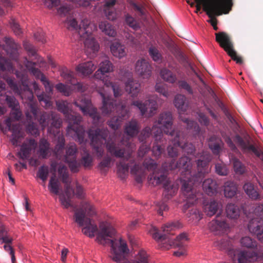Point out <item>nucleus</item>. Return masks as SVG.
Masks as SVG:
<instances>
[{"mask_svg":"<svg viewBox=\"0 0 263 263\" xmlns=\"http://www.w3.org/2000/svg\"><path fill=\"white\" fill-rule=\"evenodd\" d=\"M149 233L158 242L159 247L163 249L168 250L173 247H183L188 239L185 233H181L175 238L166 234L160 235L158 229L154 227L151 228Z\"/></svg>","mask_w":263,"mask_h":263,"instance_id":"9d476101","label":"nucleus"},{"mask_svg":"<svg viewBox=\"0 0 263 263\" xmlns=\"http://www.w3.org/2000/svg\"><path fill=\"white\" fill-rule=\"evenodd\" d=\"M172 125L173 117L170 112L161 114L158 121L154 123L152 130L154 131L157 143L153 146L152 153L155 157L159 156L162 152L161 146L158 144V141L161 139L163 132L172 137L175 136L174 139L171 140V144L167 147L168 155L170 157H177L179 149H181L188 154H191L194 152L195 147L191 143L182 144V140L184 139V137L180 132H176L175 130H172Z\"/></svg>","mask_w":263,"mask_h":263,"instance_id":"f03ea898","label":"nucleus"},{"mask_svg":"<svg viewBox=\"0 0 263 263\" xmlns=\"http://www.w3.org/2000/svg\"><path fill=\"white\" fill-rule=\"evenodd\" d=\"M125 21L128 26L135 30L139 28V25L137 21L129 14H126L125 15Z\"/></svg>","mask_w":263,"mask_h":263,"instance_id":"6e6d98bb","label":"nucleus"},{"mask_svg":"<svg viewBox=\"0 0 263 263\" xmlns=\"http://www.w3.org/2000/svg\"><path fill=\"white\" fill-rule=\"evenodd\" d=\"M203 208L205 213L208 216H212L215 215L218 211L221 213L222 210V204L220 202L212 200L209 203L204 204Z\"/></svg>","mask_w":263,"mask_h":263,"instance_id":"c85d7f7f","label":"nucleus"},{"mask_svg":"<svg viewBox=\"0 0 263 263\" xmlns=\"http://www.w3.org/2000/svg\"><path fill=\"white\" fill-rule=\"evenodd\" d=\"M50 116L52 117V122L51 126L48 128V132L52 134L55 136V134L54 132H52V128L54 127L56 129V132L58 134V143L55 146V149L59 151L62 149L65 145V139L63 135L60 134L59 132V128L62 125V120L61 118L58 117L57 116L51 114H48L47 112H44L40 117L39 122L40 124L44 129L49 124Z\"/></svg>","mask_w":263,"mask_h":263,"instance_id":"4468645a","label":"nucleus"},{"mask_svg":"<svg viewBox=\"0 0 263 263\" xmlns=\"http://www.w3.org/2000/svg\"><path fill=\"white\" fill-rule=\"evenodd\" d=\"M139 126L138 123L136 120H132L127 123L125 126V133L130 137H133L137 135L138 133Z\"/></svg>","mask_w":263,"mask_h":263,"instance_id":"e433bc0d","label":"nucleus"},{"mask_svg":"<svg viewBox=\"0 0 263 263\" xmlns=\"http://www.w3.org/2000/svg\"><path fill=\"white\" fill-rule=\"evenodd\" d=\"M37 98L41 103H44V107L47 108L51 106L52 102L51 101V98L49 96L46 95V94L43 93L40 95H38Z\"/></svg>","mask_w":263,"mask_h":263,"instance_id":"680f3d73","label":"nucleus"},{"mask_svg":"<svg viewBox=\"0 0 263 263\" xmlns=\"http://www.w3.org/2000/svg\"><path fill=\"white\" fill-rule=\"evenodd\" d=\"M239 208L234 204L229 203L226 206L227 216L230 219H237L240 215Z\"/></svg>","mask_w":263,"mask_h":263,"instance_id":"ea45409f","label":"nucleus"},{"mask_svg":"<svg viewBox=\"0 0 263 263\" xmlns=\"http://www.w3.org/2000/svg\"><path fill=\"white\" fill-rule=\"evenodd\" d=\"M116 232L112 225L108 222L103 221L99 224L97 240L100 244H109L111 247L110 257L115 262L126 260L129 254V250L126 241L121 238L111 239Z\"/></svg>","mask_w":263,"mask_h":263,"instance_id":"20e7f679","label":"nucleus"},{"mask_svg":"<svg viewBox=\"0 0 263 263\" xmlns=\"http://www.w3.org/2000/svg\"><path fill=\"white\" fill-rule=\"evenodd\" d=\"M60 177L66 184L65 194L60 195V201L62 206L66 209L71 206L70 203V196L71 194H74L77 197L81 198L83 197V189L80 185H77L76 192L70 187L68 181V175L67 167L64 165H60L58 168Z\"/></svg>","mask_w":263,"mask_h":263,"instance_id":"ddd939ff","label":"nucleus"},{"mask_svg":"<svg viewBox=\"0 0 263 263\" xmlns=\"http://www.w3.org/2000/svg\"><path fill=\"white\" fill-rule=\"evenodd\" d=\"M110 49L112 54L114 57L119 59H121L126 55L124 46L119 42L112 43L110 45Z\"/></svg>","mask_w":263,"mask_h":263,"instance_id":"c9c22d12","label":"nucleus"},{"mask_svg":"<svg viewBox=\"0 0 263 263\" xmlns=\"http://www.w3.org/2000/svg\"><path fill=\"white\" fill-rule=\"evenodd\" d=\"M209 146L214 154H218L223 146V143L220 139L213 136L209 139Z\"/></svg>","mask_w":263,"mask_h":263,"instance_id":"58836bf2","label":"nucleus"},{"mask_svg":"<svg viewBox=\"0 0 263 263\" xmlns=\"http://www.w3.org/2000/svg\"><path fill=\"white\" fill-rule=\"evenodd\" d=\"M22 116L20 107L11 109L9 116L0 123V129L4 134H7L8 132H11L10 141L13 145L20 146L17 156L22 160H26L30 157L32 150L36 147L37 142L30 138L26 139L22 143L26 136L25 132L22 125L16 123L21 120Z\"/></svg>","mask_w":263,"mask_h":263,"instance_id":"7ed1b4c3","label":"nucleus"},{"mask_svg":"<svg viewBox=\"0 0 263 263\" xmlns=\"http://www.w3.org/2000/svg\"><path fill=\"white\" fill-rule=\"evenodd\" d=\"M1 241L2 243H9L12 241V238L8 235V231L5 227L0 228Z\"/></svg>","mask_w":263,"mask_h":263,"instance_id":"4d7b16f0","label":"nucleus"},{"mask_svg":"<svg viewBox=\"0 0 263 263\" xmlns=\"http://www.w3.org/2000/svg\"><path fill=\"white\" fill-rule=\"evenodd\" d=\"M48 188L50 191L56 195L59 194L60 185L58 180L55 178L54 176L50 178Z\"/></svg>","mask_w":263,"mask_h":263,"instance_id":"864d4df0","label":"nucleus"},{"mask_svg":"<svg viewBox=\"0 0 263 263\" xmlns=\"http://www.w3.org/2000/svg\"><path fill=\"white\" fill-rule=\"evenodd\" d=\"M215 5L218 7V11L216 13H213L211 17H209L210 20L208 21V22L211 23L215 30H217V27L216 26V20L215 16L221 15L222 14V11L226 9H228V11L226 13H228L232 6V0H219L215 4Z\"/></svg>","mask_w":263,"mask_h":263,"instance_id":"bb28decb","label":"nucleus"},{"mask_svg":"<svg viewBox=\"0 0 263 263\" xmlns=\"http://www.w3.org/2000/svg\"><path fill=\"white\" fill-rule=\"evenodd\" d=\"M185 99V97L181 95H177L175 98L174 104L178 109L180 116L181 112H183L185 110L186 106L184 105Z\"/></svg>","mask_w":263,"mask_h":263,"instance_id":"49530a36","label":"nucleus"},{"mask_svg":"<svg viewBox=\"0 0 263 263\" xmlns=\"http://www.w3.org/2000/svg\"><path fill=\"white\" fill-rule=\"evenodd\" d=\"M202 187L204 192L209 196H213L217 192L218 185L216 182L210 178L203 181Z\"/></svg>","mask_w":263,"mask_h":263,"instance_id":"72a5a7b5","label":"nucleus"},{"mask_svg":"<svg viewBox=\"0 0 263 263\" xmlns=\"http://www.w3.org/2000/svg\"><path fill=\"white\" fill-rule=\"evenodd\" d=\"M201 157L197 162L198 173L196 175H192V163L187 157H181L176 165V167L181 170V190L184 198L183 200L185 202L183 207L184 212L190 206L195 204L201 196L193 185L199 181L203 175L209 172L207 165L211 160V156L206 152H204Z\"/></svg>","mask_w":263,"mask_h":263,"instance_id":"f257e3e1","label":"nucleus"},{"mask_svg":"<svg viewBox=\"0 0 263 263\" xmlns=\"http://www.w3.org/2000/svg\"><path fill=\"white\" fill-rule=\"evenodd\" d=\"M24 47L28 52L29 55L34 56L35 58L37 60V62H32L31 61H28L27 59H25L24 64L26 67L32 74H33L36 77V78L40 79L41 82L45 88L46 92H47L50 95H51L52 91V87L50 85L49 82L44 76V75L41 73L39 69L35 68V66L37 64V63L38 64L44 63V61H43L42 58L40 57H39V58H37L38 55L36 54V51L34 47L31 44L27 42H25L24 43Z\"/></svg>","mask_w":263,"mask_h":263,"instance_id":"9b49d317","label":"nucleus"},{"mask_svg":"<svg viewBox=\"0 0 263 263\" xmlns=\"http://www.w3.org/2000/svg\"><path fill=\"white\" fill-rule=\"evenodd\" d=\"M151 261L149 255L144 250H140L136 255L134 263H148Z\"/></svg>","mask_w":263,"mask_h":263,"instance_id":"de8ad7c7","label":"nucleus"},{"mask_svg":"<svg viewBox=\"0 0 263 263\" xmlns=\"http://www.w3.org/2000/svg\"><path fill=\"white\" fill-rule=\"evenodd\" d=\"M55 88L65 96H70L72 91V88L71 86H68L61 83L57 84Z\"/></svg>","mask_w":263,"mask_h":263,"instance_id":"3c124183","label":"nucleus"},{"mask_svg":"<svg viewBox=\"0 0 263 263\" xmlns=\"http://www.w3.org/2000/svg\"><path fill=\"white\" fill-rule=\"evenodd\" d=\"M98 92L102 98V106L101 110L103 115H108L114 110L120 112L121 114L118 118H113L108 122L109 126L116 130L120 126L123 120L128 118L129 111L125 109V103L121 102L117 103L116 100L101 90H99Z\"/></svg>","mask_w":263,"mask_h":263,"instance_id":"0eeeda50","label":"nucleus"},{"mask_svg":"<svg viewBox=\"0 0 263 263\" xmlns=\"http://www.w3.org/2000/svg\"><path fill=\"white\" fill-rule=\"evenodd\" d=\"M4 42L5 44L1 45L0 44V47L2 46V48L12 59L16 60L18 57L17 50L20 45L10 37H5Z\"/></svg>","mask_w":263,"mask_h":263,"instance_id":"b1692460","label":"nucleus"},{"mask_svg":"<svg viewBox=\"0 0 263 263\" xmlns=\"http://www.w3.org/2000/svg\"><path fill=\"white\" fill-rule=\"evenodd\" d=\"M52 149L47 140L42 138L39 141L38 154L42 158L45 159L51 155Z\"/></svg>","mask_w":263,"mask_h":263,"instance_id":"c756f323","label":"nucleus"},{"mask_svg":"<svg viewBox=\"0 0 263 263\" xmlns=\"http://www.w3.org/2000/svg\"><path fill=\"white\" fill-rule=\"evenodd\" d=\"M234 171L236 174L242 175L246 172V166L237 158L234 157L231 159Z\"/></svg>","mask_w":263,"mask_h":263,"instance_id":"a18cd8bd","label":"nucleus"},{"mask_svg":"<svg viewBox=\"0 0 263 263\" xmlns=\"http://www.w3.org/2000/svg\"><path fill=\"white\" fill-rule=\"evenodd\" d=\"M257 254L253 252L240 251L237 254L238 263H246L257 260Z\"/></svg>","mask_w":263,"mask_h":263,"instance_id":"2f4dec72","label":"nucleus"},{"mask_svg":"<svg viewBox=\"0 0 263 263\" xmlns=\"http://www.w3.org/2000/svg\"><path fill=\"white\" fill-rule=\"evenodd\" d=\"M130 172L135 176L137 182H142V179L145 177V171L141 166L136 164L131 168Z\"/></svg>","mask_w":263,"mask_h":263,"instance_id":"c03bdc74","label":"nucleus"},{"mask_svg":"<svg viewBox=\"0 0 263 263\" xmlns=\"http://www.w3.org/2000/svg\"><path fill=\"white\" fill-rule=\"evenodd\" d=\"M66 23L68 29L75 30L80 39L84 40L87 54L95 53L99 50V45L91 35L92 33L97 30V25L95 24L91 23L86 18L82 20L79 26L74 18L67 19Z\"/></svg>","mask_w":263,"mask_h":263,"instance_id":"39448f33","label":"nucleus"},{"mask_svg":"<svg viewBox=\"0 0 263 263\" xmlns=\"http://www.w3.org/2000/svg\"><path fill=\"white\" fill-rule=\"evenodd\" d=\"M107 133V129H100L95 130L90 129L87 132L88 137L90 139V145L99 158H101L103 155L102 145L106 141Z\"/></svg>","mask_w":263,"mask_h":263,"instance_id":"2eb2a0df","label":"nucleus"},{"mask_svg":"<svg viewBox=\"0 0 263 263\" xmlns=\"http://www.w3.org/2000/svg\"><path fill=\"white\" fill-rule=\"evenodd\" d=\"M116 0H106L104 5V11L107 19L114 21L117 17L116 11L112 8L115 5Z\"/></svg>","mask_w":263,"mask_h":263,"instance_id":"f704fd0d","label":"nucleus"},{"mask_svg":"<svg viewBox=\"0 0 263 263\" xmlns=\"http://www.w3.org/2000/svg\"><path fill=\"white\" fill-rule=\"evenodd\" d=\"M121 143L122 144L125 145L126 146L128 149L127 151H125L124 149L117 146L114 143H112L111 144L107 143L106 148L108 152L111 155L115 156L118 158H122L125 154V158L126 160H128L129 158H130L132 153L136 149V146L133 143H127L125 144L124 143L123 140H122Z\"/></svg>","mask_w":263,"mask_h":263,"instance_id":"aec40b11","label":"nucleus"},{"mask_svg":"<svg viewBox=\"0 0 263 263\" xmlns=\"http://www.w3.org/2000/svg\"><path fill=\"white\" fill-rule=\"evenodd\" d=\"M15 74L16 77L20 79L19 86L11 78L3 77V79L6 80L10 88L15 94L18 95L23 98V91H25L28 92L32 97V91L28 87V77L26 72H21L16 71Z\"/></svg>","mask_w":263,"mask_h":263,"instance_id":"f3484780","label":"nucleus"},{"mask_svg":"<svg viewBox=\"0 0 263 263\" xmlns=\"http://www.w3.org/2000/svg\"><path fill=\"white\" fill-rule=\"evenodd\" d=\"M178 228L179 227L177 223L170 222L165 224L162 227V229L164 233L168 234L171 231H173Z\"/></svg>","mask_w":263,"mask_h":263,"instance_id":"69168bd1","label":"nucleus"},{"mask_svg":"<svg viewBox=\"0 0 263 263\" xmlns=\"http://www.w3.org/2000/svg\"><path fill=\"white\" fill-rule=\"evenodd\" d=\"M82 150L83 152V156L82 158V163L85 167H90L92 162V157L90 155L88 151L85 147H82Z\"/></svg>","mask_w":263,"mask_h":263,"instance_id":"8fccbe9b","label":"nucleus"},{"mask_svg":"<svg viewBox=\"0 0 263 263\" xmlns=\"http://www.w3.org/2000/svg\"><path fill=\"white\" fill-rule=\"evenodd\" d=\"M90 217L95 215L96 210L93 205L87 202L81 203V208L75 212L74 218L75 222L82 228V233L86 236L93 237L98 231L97 224L90 218L86 216L85 214Z\"/></svg>","mask_w":263,"mask_h":263,"instance_id":"6e6552de","label":"nucleus"},{"mask_svg":"<svg viewBox=\"0 0 263 263\" xmlns=\"http://www.w3.org/2000/svg\"><path fill=\"white\" fill-rule=\"evenodd\" d=\"M6 101L11 109L20 107L18 102L13 96H6Z\"/></svg>","mask_w":263,"mask_h":263,"instance_id":"0e129e2a","label":"nucleus"},{"mask_svg":"<svg viewBox=\"0 0 263 263\" xmlns=\"http://www.w3.org/2000/svg\"><path fill=\"white\" fill-rule=\"evenodd\" d=\"M216 40L233 60L235 61L238 64L242 63L241 58L237 55L235 51L234 50L233 44L228 34L224 32L217 33H216Z\"/></svg>","mask_w":263,"mask_h":263,"instance_id":"6ab92c4d","label":"nucleus"},{"mask_svg":"<svg viewBox=\"0 0 263 263\" xmlns=\"http://www.w3.org/2000/svg\"><path fill=\"white\" fill-rule=\"evenodd\" d=\"M160 75L164 81L173 84L177 80L176 74L167 68L162 69L160 71Z\"/></svg>","mask_w":263,"mask_h":263,"instance_id":"79ce46f5","label":"nucleus"},{"mask_svg":"<svg viewBox=\"0 0 263 263\" xmlns=\"http://www.w3.org/2000/svg\"><path fill=\"white\" fill-rule=\"evenodd\" d=\"M26 132L30 135L37 137L40 135V131L37 125L34 122L29 123L26 126Z\"/></svg>","mask_w":263,"mask_h":263,"instance_id":"603ef678","label":"nucleus"},{"mask_svg":"<svg viewBox=\"0 0 263 263\" xmlns=\"http://www.w3.org/2000/svg\"><path fill=\"white\" fill-rule=\"evenodd\" d=\"M73 103L76 106L79 107L84 115H89L93 119L94 123L99 121L100 116L97 108L92 106L89 99L82 96L76 100Z\"/></svg>","mask_w":263,"mask_h":263,"instance_id":"a211bd4d","label":"nucleus"},{"mask_svg":"<svg viewBox=\"0 0 263 263\" xmlns=\"http://www.w3.org/2000/svg\"><path fill=\"white\" fill-rule=\"evenodd\" d=\"M240 243L241 246L247 248L253 249L257 247L256 242L248 236L242 237Z\"/></svg>","mask_w":263,"mask_h":263,"instance_id":"09e8293b","label":"nucleus"},{"mask_svg":"<svg viewBox=\"0 0 263 263\" xmlns=\"http://www.w3.org/2000/svg\"><path fill=\"white\" fill-rule=\"evenodd\" d=\"M69 103L64 100L56 101L58 110L63 113L69 123L67 129V134L71 136L79 144H85L87 140L85 139V129L83 126L79 124L82 121V117L79 115H72L70 114L69 107Z\"/></svg>","mask_w":263,"mask_h":263,"instance_id":"423d86ee","label":"nucleus"},{"mask_svg":"<svg viewBox=\"0 0 263 263\" xmlns=\"http://www.w3.org/2000/svg\"><path fill=\"white\" fill-rule=\"evenodd\" d=\"M61 75L72 86L75 87L78 91L84 92L85 90V86L76 81L73 72L65 68L63 70Z\"/></svg>","mask_w":263,"mask_h":263,"instance_id":"cd10ccee","label":"nucleus"},{"mask_svg":"<svg viewBox=\"0 0 263 263\" xmlns=\"http://www.w3.org/2000/svg\"><path fill=\"white\" fill-rule=\"evenodd\" d=\"M188 216L190 218V220L196 222L202 218V214L198 210L192 209L189 213Z\"/></svg>","mask_w":263,"mask_h":263,"instance_id":"e2e57ef3","label":"nucleus"},{"mask_svg":"<svg viewBox=\"0 0 263 263\" xmlns=\"http://www.w3.org/2000/svg\"><path fill=\"white\" fill-rule=\"evenodd\" d=\"M215 170L218 174L221 176L227 175L228 172L227 166L223 164H216L215 165Z\"/></svg>","mask_w":263,"mask_h":263,"instance_id":"338daca9","label":"nucleus"},{"mask_svg":"<svg viewBox=\"0 0 263 263\" xmlns=\"http://www.w3.org/2000/svg\"><path fill=\"white\" fill-rule=\"evenodd\" d=\"M208 227L211 231L216 233L226 232L229 229V224L222 218L220 214L217 215L215 219L209 222Z\"/></svg>","mask_w":263,"mask_h":263,"instance_id":"393cba45","label":"nucleus"},{"mask_svg":"<svg viewBox=\"0 0 263 263\" xmlns=\"http://www.w3.org/2000/svg\"><path fill=\"white\" fill-rule=\"evenodd\" d=\"M77 153L76 145L73 143L69 144L66 149L65 160L68 164L70 170L73 172H78L80 166V164L76 160Z\"/></svg>","mask_w":263,"mask_h":263,"instance_id":"412c9836","label":"nucleus"},{"mask_svg":"<svg viewBox=\"0 0 263 263\" xmlns=\"http://www.w3.org/2000/svg\"><path fill=\"white\" fill-rule=\"evenodd\" d=\"M253 216L249 221L248 229L250 233L256 235L258 239L263 242V223L261 220L263 219V204L257 206L254 210Z\"/></svg>","mask_w":263,"mask_h":263,"instance_id":"dca6fc26","label":"nucleus"},{"mask_svg":"<svg viewBox=\"0 0 263 263\" xmlns=\"http://www.w3.org/2000/svg\"><path fill=\"white\" fill-rule=\"evenodd\" d=\"M125 90L132 97H136L140 91V84L137 81L129 79L125 83Z\"/></svg>","mask_w":263,"mask_h":263,"instance_id":"473e14b6","label":"nucleus"},{"mask_svg":"<svg viewBox=\"0 0 263 263\" xmlns=\"http://www.w3.org/2000/svg\"><path fill=\"white\" fill-rule=\"evenodd\" d=\"M234 141L244 153L252 152L263 159V154L261 150L251 144L249 140L245 141L239 135H236Z\"/></svg>","mask_w":263,"mask_h":263,"instance_id":"4be33fe9","label":"nucleus"},{"mask_svg":"<svg viewBox=\"0 0 263 263\" xmlns=\"http://www.w3.org/2000/svg\"><path fill=\"white\" fill-rule=\"evenodd\" d=\"M223 192L225 197L232 198L237 192V187L236 184L232 181L226 182L223 186Z\"/></svg>","mask_w":263,"mask_h":263,"instance_id":"4c0bfd02","label":"nucleus"},{"mask_svg":"<svg viewBox=\"0 0 263 263\" xmlns=\"http://www.w3.org/2000/svg\"><path fill=\"white\" fill-rule=\"evenodd\" d=\"M149 54L152 59L155 62L159 61L162 59V55L161 53L155 47H151L149 48Z\"/></svg>","mask_w":263,"mask_h":263,"instance_id":"052dcab7","label":"nucleus"},{"mask_svg":"<svg viewBox=\"0 0 263 263\" xmlns=\"http://www.w3.org/2000/svg\"><path fill=\"white\" fill-rule=\"evenodd\" d=\"M135 71L142 79H148L152 74V66L146 60L142 59L137 61Z\"/></svg>","mask_w":263,"mask_h":263,"instance_id":"a878e982","label":"nucleus"},{"mask_svg":"<svg viewBox=\"0 0 263 263\" xmlns=\"http://www.w3.org/2000/svg\"><path fill=\"white\" fill-rule=\"evenodd\" d=\"M132 105L137 107L141 112L142 115H144L147 111V102L143 103L140 101H135L132 103Z\"/></svg>","mask_w":263,"mask_h":263,"instance_id":"bf43d9fd","label":"nucleus"},{"mask_svg":"<svg viewBox=\"0 0 263 263\" xmlns=\"http://www.w3.org/2000/svg\"><path fill=\"white\" fill-rule=\"evenodd\" d=\"M114 66L108 60H105L99 64V69L94 74V78L102 81L106 87H111L115 97L117 98L122 95L123 90L118 83H112L109 80L108 76H105V73H110L114 70Z\"/></svg>","mask_w":263,"mask_h":263,"instance_id":"f8f14e48","label":"nucleus"},{"mask_svg":"<svg viewBox=\"0 0 263 263\" xmlns=\"http://www.w3.org/2000/svg\"><path fill=\"white\" fill-rule=\"evenodd\" d=\"M128 172V165L120 163L117 164V173L122 179H124Z\"/></svg>","mask_w":263,"mask_h":263,"instance_id":"5fc2aeb1","label":"nucleus"},{"mask_svg":"<svg viewBox=\"0 0 263 263\" xmlns=\"http://www.w3.org/2000/svg\"><path fill=\"white\" fill-rule=\"evenodd\" d=\"M49 174L48 167L43 165L40 167L37 173V176L43 181L45 182Z\"/></svg>","mask_w":263,"mask_h":263,"instance_id":"13d9d810","label":"nucleus"},{"mask_svg":"<svg viewBox=\"0 0 263 263\" xmlns=\"http://www.w3.org/2000/svg\"><path fill=\"white\" fill-rule=\"evenodd\" d=\"M96 65L92 61L83 62L79 64L76 67V71L83 76H88L95 70Z\"/></svg>","mask_w":263,"mask_h":263,"instance_id":"7c9ffc66","label":"nucleus"},{"mask_svg":"<svg viewBox=\"0 0 263 263\" xmlns=\"http://www.w3.org/2000/svg\"><path fill=\"white\" fill-rule=\"evenodd\" d=\"M143 166L148 171H153L149 178V182L153 185L163 184L165 189L164 195L168 199L174 196L177 192L178 187L171 184L167 176L164 172H157L156 169L157 163L151 158L146 159L143 162Z\"/></svg>","mask_w":263,"mask_h":263,"instance_id":"1a4fd4ad","label":"nucleus"},{"mask_svg":"<svg viewBox=\"0 0 263 263\" xmlns=\"http://www.w3.org/2000/svg\"><path fill=\"white\" fill-rule=\"evenodd\" d=\"M155 90L156 91L162 95L163 96L165 97H168V92L167 90L165 87V85L161 83H156L155 85Z\"/></svg>","mask_w":263,"mask_h":263,"instance_id":"774afa93","label":"nucleus"},{"mask_svg":"<svg viewBox=\"0 0 263 263\" xmlns=\"http://www.w3.org/2000/svg\"><path fill=\"white\" fill-rule=\"evenodd\" d=\"M197 4L195 13H197L201 9V5L203 6V10L206 12L207 15L211 17L214 13L218 11V7L215 5L218 1L213 0H195Z\"/></svg>","mask_w":263,"mask_h":263,"instance_id":"5701e85b","label":"nucleus"},{"mask_svg":"<svg viewBox=\"0 0 263 263\" xmlns=\"http://www.w3.org/2000/svg\"><path fill=\"white\" fill-rule=\"evenodd\" d=\"M100 29L104 32L106 35L109 36H115L116 31L114 27L106 21L101 22L99 25Z\"/></svg>","mask_w":263,"mask_h":263,"instance_id":"37998d69","label":"nucleus"},{"mask_svg":"<svg viewBox=\"0 0 263 263\" xmlns=\"http://www.w3.org/2000/svg\"><path fill=\"white\" fill-rule=\"evenodd\" d=\"M243 190L246 194L253 200L260 199V197L258 192L255 190L254 185L251 183H246L243 185Z\"/></svg>","mask_w":263,"mask_h":263,"instance_id":"a19ab883","label":"nucleus"}]
</instances>
